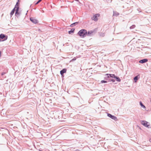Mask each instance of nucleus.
<instances>
[{"mask_svg":"<svg viewBox=\"0 0 151 151\" xmlns=\"http://www.w3.org/2000/svg\"><path fill=\"white\" fill-rule=\"evenodd\" d=\"M106 75L107 76L105 77L104 79L105 80L108 81H112L113 82H115V80L113 78L115 79L117 81L119 82L121 81V80L120 78L114 74H106Z\"/></svg>","mask_w":151,"mask_h":151,"instance_id":"1","label":"nucleus"},{"mask_svg":"<svg viewBox=\"0 0 151 151\" xmlns=\"http://www.w3.org/2000/svg\"><path fill=\"white\" fill-rule=\"evenodd\" d=\"M86 34L87 30L84 29L80 30L77 33V34L81 38H84L86 37Z\"/></svg>","mask_w":151,"mask_h":151,"instance_id":"2","label":"nucleus"},{"mask_svg":"<svg viewBox=\"0 0 151 151\" xmlns=\"http://www.w3.org/2000/svg\"><path fill=\"white\" fill-rule=\"evenodd\" d=\"M97 30V28H96L92 30H90L88 31V32L87 31V34H86V36L87 35L88 36H91L92 35L93 33H96Z\"/></svg>","mask_w":151,"mask_h":151,"instance_id":"3","label":"nucleus"},{"mask_svg":"<svg viewBox=\"0 0 151 151\" xmlns=\"http://www.w3.org/2000/svg\"><path fill=\"white\" fill-rule=\"evenodd\" d=\"M8 36L6 35L1 34L0 35V42L4 41L7 40Z\"/></svg>","mask_w":151,"mask_h":151,"instance_id":"4","label":"nucleus"},{"mask_svg":"<svg viewBox=\"0 0 151 151\" xmlns=\"http://www.w3.org/2000/svg\"><path fill=\"white\" fill-rule=\"evenodd\" d=\"M141 124L144 126L148 128H151L150 127L149 123L145 120H142L141 121Z\"/></svg>","mask_w":151,"mask_h":151,"instance_id":"5","label":"nucleus"},{"mask_svg":"<svg viewBox=\"0 0 151 151\" xmlns=\"http://www.w3.org/2000/svg\"><path fill=\"white\" fill-rule=\"evenodd\" d=\"M107 115L110 118L114 120L115 121H117L118 120L116 116L114 115H113L109 113H107Z\"/></svg>","mask_w":151,"mask_h":151,"instance_id":"6","label":"nucleus"},{"mask_svg":"<svg viewBox=\"0 0 151 151\" xmlns=\"http://www.w3.org/2000/svg\"><path fill=\"white\" fill-rule=\"evenodd\" d=\"M100 16V14H95L93 16L91 17L92 20H93L95 21H97L98 20L97 17H99Z\"/></svg>","mask_w":151,"mask_h":151,"instance_id":"7","label":"nucleus"},{"mask_svg":"<svg viewBox=\"0 0 151 151\" xmlns=\"http://www.w3.org/2000/svg\"><path fill=\"white\" fill-rule=\"evenodd\" d=\"M30 20L33 23L35 24L37 23L38 22V21L37 19H35V18L34 17H30Z\"/></svg>","mask_w":151,"mask_h":151,"instance_id":"8","label":"nucleus"},{"mask_svg":"<svg viewBox=\"0 0 151 151\" xmlns=\"http://www.w3.org/2000/svg\"><path fill=\"white\" fill-rule=\"evenodd\" d=\"M19 7H17V9H16V12L15 13V16L18 17L20 15V13L19 12Z\"/></svg>","mask_w":151,"mask_h":151,"instance_id":"9","label":"nucleus"},{"mask_svg":"<svg viewBox=\"0 0 151 151\" xmlns=\"http://www.w3.org/2000/svg\"><path fill=\"white\" fill-rule=\"evenodd\" d=\"M66 71L67 69L66 68L63 69L62 70L60 71V74L62 76H63L64 73H66Z\"/></svg>","mask_w":151,"mask_h":151,"instance_id":"10","label":"nucleus"},{"mask_svg":"<svg viewBox=\"0 0 151 151\" xmlns=\"http://www.w3.org/2000/svg\"><path fill=\"white\" fill-rule=\"evenodd\" d=\"M148 61V59L147 58L144 59L140 60L139 61V63H144L147 62Z\"/></svg>","mask_w":151,"mask_h":151,"instance_id":"11","label":"nucleus"},{"mask_svg":"<svg viewBox=\"0 0 151 151\" xmlns=\"http://www.w3.org/2000/svg\"><path fill=\"white\" fill-rule=\"evenodd\" d=\"M140 78V75L139 74L135 76L134 78V80L135 82H136L137 80Z\"/></svg>","mask_w":151,"mask_h":151,"instance_id":"12","label":"nucleus"},{"mask_svg":"<svg viewBox=\"0 0 151 151\" xmlns=\"http://www.w3.org/2000/svg\"><path fill=\"white\" fill-rule=\"evenodd\" d=\"M75 29L74 28H73L70 31H68V33L69 34H71V33H74V32Z\"/></svg>","mask_w":151,"mask_h":151,"instance_id":"13","label":"nucleus"},{"mask_svg":"<svg viewBox=\"0 0 151 151\" xmlns=\"http://www.w3.org/2000/svg\"><path fill=\"white\" fill-rule=\"evenodd\" d=\"M119 15V13L116 11H113V16H117Z\"/></svg>","mask_w":151,"mask_h":151,"instance_id":"14","label":"nucleus"},{"mask_svg":"<svg viewBox=\"0 0 151 151\" xmlns=\"http://www.w3.org/2000/svg\"><path fill=\"white\" fill-rule=\"evenodd\" d=\"M78 23V22H74V23H73L72 24L70 25V27H73L75 26H76V25H77Z\"/></svg>","mask_w":151,"mask_h":151,"instance_id":"15","label":"nucleus"},{"mask_svg":"<svg viewBox=\"0 0 151 151\" xmlns=\"http://www.w3.org/2000/svg\"><path fill=\"white\" fill-rule=\"evenodd\" d=\"M8 72V69H6V70H5L4 72H2L1 73V76H3L5 74H6V73Z\"/></svg>","mask_w":151,"mask_h":151,"instance_id":"16","label":"nucleus"},{"mask_svg":"<svg viewBox=\"0 0 151 151\" xmlns=\"http://www.w3.org/2000/svg\"><path fill=\"white\" fill-rule=\"evenodd\" d=\"M139 104L142 107L144 108H146L145 106L144 105V104L142 103L141 101L140 102Z\"/></svg>","mask_w":151,"mask_h":151,"instance_id":"17","label":"nucleus"},{"mask_svg":"<svg viewBox=\"0 0 151 151\" xmlns=\"http://www.w3.org/2000/svg\"><path fill=\"white\" fill-rule=\"evenodd\" d=\"M76 58H78V57L77 56H76V57H74V58H73L70 61V62H72V61H75V60H76Z\"/></svg>","mask_w":151,"mask_h":151,"instance_id":"18","label":"nucleus"},{"mask_svg":"<svg viewBox=\"0 0 151 151\" xmlns=\"http://www.w3.org/2000/svg\"><path fill=\"white\" fill-rule=\"evenodd\" d=\"M14 12H15L14 11V10H12L10 13V15L11 17H12V16L14 14Z\"/></svg>","mask_w":151,"mask_h":151,"instance_id":"19","label":"nucleus"},{"mask_svg":"<svg viewBox=\"0 0 151 151\" xmlns=\"http://www.w3.org/2000/svg\"><path fill=\"white\" fill-rule=\"evenodd\" d=\"M135 27V25H133L130 27V28L131 29H134Z\"/></svg>","mask_w":151,"mask_h":151,"instance_id":"20","label":"nucleus"},{"mask_svg":"<svg viewBox=\"0 0 151 151\" xmlns=\"http://www.w3.org/2000/svg\"><path fill=\"white\" fill-rule=\"evenodd\" d=\"M107 81H104V80H102L101 81V83H107Z\"/></svg>","mask_w":151,"mask_h":151,"instance_id":"21","label":"nucleus"},{"mask_svg":"<svg viewBox=\"0 0 151 151\" xmlns=\"http://www.w3.org/2000/svg\"><path fill=\"white\" fill-rule=\"evenodd\" d=\"M19 7V6H15L14 7V9L12 10H14V12L15 11H16L15 9H17V7Z\"/></svg>","mask_w":151,"mask_h":151,"instance_id":"22","label":"nucleus"},{"mask_svg":"<svg viewBox=\"0 0 151 151\" xmlns=\"http://www.w3.org/2000/svg\"><path fill=\"white\" fill-rule=\"evenodd\" d=\"M42 0H39L36 3H35V5H37Z\"/></svg>","mask_w":151,"mask_h":151,"instance_id":"23","label":"nucleus"},{"mask_svg":"<svg viewBox=\"0 0 151 151\" xmlns=\"http://www.w3.org/2000/svg\"><path fill=\"white\" fill-rule=\"evenodd\" d=\"M19 2H17L16 3V4L15 5V6H19Z\"/></svg>","mask_w":151,"mask_h":151,"instance_id":"24","label":"nucleus"},{"mask_svg":"<svg viewBox=\"0 0 151 151\" xmlns=\"http://www.w3.org/2000/svg\"><path fill=\"white\" fill-rule=\"evenodd\" d=\"M74 0L76 1H77L79 2V0Z\"/></svg>","mask_w":151,"mask_h":151,"instance_id":"25","label":"nucleus"},{"mask_svg":"<svg viewBox=\"0 0 151 151\" xmlns=\"http://www.w3.org/2000/svg\"><path fill=\"white\" fill-rule=\"evenodd\" d=\"M149 141L150 142H151V139H150V140H149Z\"/></svg>","mask_w":151,"mask_h":151,"instance_id":"26","label":"nucleus"},{"mask_svg":"<svg viewBox=\"0 0 151 151\" xmlns=\"http://www.w3.org/2000/svg\"><path fill=\"white\" fill-rule=\"evenodd\" d=\"M19 0H18V1H17V2H19Z\"/></svg>","mask_w":151,"mask_h":151,"instance_id":"27","label":"nucleus"},{"mask_svg":"<svg viewBox=\"0 0 151 151\" xmlns=\"http://www.w3.org/2000/svg\"><path fill=\"white\" fill-rule=\"evenodd\" d=\"M39 31H40V29H39Z\"/></svg>","mask_w":151,"mask_h":151,"instance_id":"28","label":"nucleus"}]
</instances>
